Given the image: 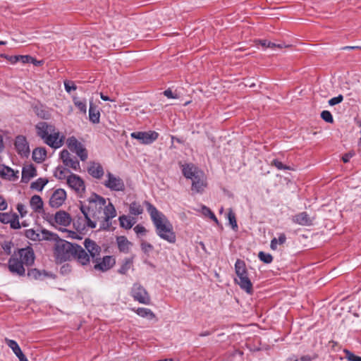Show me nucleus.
<instances>
[{
	"mask_svg": "<svg viewBox=\"0 0 361 361\" xmlns=\"http://www.w3.org/2000/svg\"><path fill=\"white\" fill-rule=\"evenodd\" d=\"M80 211L82 216H79L74 222L75 228L80 231L95 228L97 221L100 222L99 229L109 230L111 220L116 216V210L111 201L97 194H92L81 204Z\"/></svg>",
	"mask_w": 361,
	"mask_h": 361,
	"instance_id": "nucleus-1",
	"label": "nucleus"
},
{
	"mask_svg": "<svg viewBox=\"0 0 361 361\" xmlns=\"http://www.w3.org/2000/svg\"><path fill=\"white\" fill-rule=\"evenodd\" d=\"M145 204L154 225L157 235L169 243H175L176 235L168 218L149 202L145 201Z\"/></svg>",
	"mask_w": 361,
	"mask_h": 361,
	"instance_id": "nucleus-2",
	"label": "nucleus"
},
{
	"mask_svg": "<svg viewBox=\"0 0 361 361\" xmlns=\"http://www.w3.org/2000/svg\"><path fill=\"white\" fill-rule=\"evenodd\" d=\"M54 245V257L59 263L69 261L72 259L76 244L71 243L65 240L56 238Z\"/></svg>",
	"mask_w": 361,
	"mask_h": 361,
	"instance_id": "nucleus-3",
	"label": "nucleus"
},
{
	"mask_svg": "<svg viewBox=\"0 0 361 361\" xmlns=\"http://www.w3.org/2000/svg\"><path fill=\"white\" fill-rule=\"evenodd\" d=\"M235 271L237 275V279L235 281L239 285L241 289L244 290L247 293H252V284L248 278L247 271L244 261L237 259L235 263Z\"/></svg>",
	"mask_w": 361,
	"mask_h": 361,
	"instance_id": "nucleus-4",
	"label": "nucleus"
},
{
	"mask_svg": "<svg viewBox=\"0 0 361 361\" xmlns=\"http://www.w3.org/2000/svg\"><path fill=\"white\" fill-rule=\"evenodd\" d=\"M130 295L135 301L143 305H149L151 303V298L145 289L140 283H135L130 290Z\"/></svg>",
	"mask_w": 361,
	"mask_h": 361,
	"instance_id": "nucleus-5",
	"label": "nucleus"
},
{
	"mask_svg": "<svg viewBox=\"0 0 361 361\" xmlns=\"http://www.w3.org/2000/svg\"><path fill=\"white\" fill-rule=\"evenodd\" d=\"M103 185L111 191L123 192L126 189L123 180L111 172L106 173Z\"/></svg>",
	"mask_w": 361,
	"mask_h": 361,
	"instance_id": "nucleus-6",
	"label": "nucleus"
},
{
	"mask_svg": "<svg viewBox=\"0 0 361 361\" xmlns=\"http://www.w3.org/2000/svg\"><path fill=\"white\" fill-rule=\"evenodd\" d=\"M25 236L35 241L56 240L57 235L47 230L35 231L32 228L25 231Z\"/></svg>",
	"mask_w": 361,
	"mask_h": 361,
	"instance_id": "nucleus-7",
	"label": "nucleus"
},
{
	"mask_svg": "<svg viewBox=\"0 0 361 361\" xmlns=\"http://www.w3.org/2000/svg\"><path fill=\"white\" fill-rule=\"evenodd\" d=\"M66 145L71 151L75 152L80 157L81 161H84L87 159V149L75 137H68Z\"/></svg>",
	"mask_w": 361,
	"mask_h": 361,
	"instance_id": "nucleus-8",
	"label": "nucleus"
},
{
	"mask_svg": "<svg viewBox=\"0 0 361 361\" xmlns=\"http://www.w3.org/2000/svg\"><path fill=\"white\" fill-rule=\"evenodd\" d=\"M130 137L137 140L141 144L149 145L154 142L159 137L158 133L152 130L147 132H133L130 134Z\"/></svg>",
	"mask_w": 361,
	"mask_h": 361,
	"instance_id": "nucleus-9",
	"label": "nucleus"
},
{
	"mask_svg": "<svg viewBox=\"0 0 361 361\" xmlns=\"http://www.w3.org/2000/svg\"><path fill=\"white\" fill-rule=\"evenodd\" d=\"M66 198L67 194L65 190L56 189L50 195L49 204L51 208H59L63 204Z\"/></svg>",
	"mask_w": 361,
	"mask_h": 361,
	"instance_id": "nucleus-10",
	"label": "nucleus"
},
{
	"mask_svg": "<svg viewBox=\"0 0 361 361\" xmlns=\"http://www.w3.org/2000/svg\"><path fill=\"white\" fill-rule=\"evenodd\" d=\"M67 184L77 193L82 194L85 190L83 180L78 175L71 173L67 177Z\"/></svg>",
	"mask_w": 361,
	"mask_h": 361,
	"instance_id": "nucleus-11",
	"label": "nucleus"
},
{
	"mask_svg": "<svg viewBox=\"0 0 361 361\" xmlns=\"http://www.w3.org/2000/svg\"><path fill=\"white\" fill-rule=\"evenodd\" d=\"M16 255L25 266H31L34 263L35 254L30 247L20 249Z\"/></svg>",
	"mask_w": 361,
	"mask_h": 361,
	"instance_id": "nucleus-12",
	"label": "nucleus"
},
{
	"mask_svg": "<svg viewBox=\"0 0 361 361\" xmlns=\"http://www.w3.org/2000/svg\"><path fill=\"white\" fill-rule=\"evenodd\" d=\"M8 269L11 273L19 276H23L25 273L24 264L19 260L16 253L8 260Z\"/></svg>",
	"mask_w": 361,
	"mask_h": 361,
	"instance_id": "nucleus-13",
	"label": "nucleus"
},
{
	"mask_svg": "<svg viewBox=\"0 0 361 361\" xmlns=\"http://www.w3.org/2000/svg\"><path fill=\"white\" fill-rule=\"evenodd\" d=\"M93 262L94 269L106 271L115 264V259L111 256H105L102 259L98 257V259H94Z\"/></svg>",
	"mask_w": 361,
	"mask_h": 361,
	"instance_id": "nucleus-14",
	"label": "nucleus"
},
{
	"mask_svg": "<svg viewBox=\"0 0 361 361\" xmlns=\"http://www.w3.org/2000/svg\"><path fill=\"white\" fill-rule=\"evenodd\" d=\"M63 140L64 136L61 135L55 128L44 142L51 147L58 149L63 145Z\"/></svg>",
	"mask_w": 361,
	"mask_h": 361,
	"instance_id": "nucleus-15",
	"label": "nucleus"
},
{
	"mask_svg": "<svg viewBox=\"0 0 361 361\" xmlns=\"http://www.w3.org/2000/svg\"><path fill=\"white\" fill-rule=\"evenodd\" d=\"M77 262L82 266L87 265L90 262V255L81 246L75 245L73 257Z\"/></svg>",
	"mask_w": 361,
	"mask_h": 361,
	"instance_id": "nucleus-16",
	"label": "nucleus"
},
{
	"mask_svg": "<svg viewBox=\"0 0 361 361\" xmlns=\"http://www.w3.org/2000/svg\"><path fill=\"white\" fill-rule=\"evenodd\" d=\"M84 246L92 257V262L98 259L100 255L101 247L93 240L87 238L84 241Z\"/></svg>",
	"mask_w": 361,
	"mask_h": 361,
	"instance_id": "nucleus-17",
	"label": "nucleus"
},
{
	"mask_svg": "<svg viewBox=\"0 0 361 361\" xmlns=\"http://www.w3.org/2000/svg\"><path fill=\"white\" fill-rule=\"evenodd\" d=\"M53 221L57 225L66 227L71 224L72 219L68 213L60 210L55 214Z\"/></svg>",
	"mask_w": 361,
	"mask_h": 361,
	"instance_id": "nucleus-18",
	"label": "nucleus"
},
{
	"mask_svg": "<svg viewBox=\"0 0 361 361\" xmlns=\"http://www.w3.org/2000/svg\"><path fill=\"white\" fill-rule=\"evenodd\" d=\"M15 147L21 156L27 157L30 153V149L26 139L23 136H18L15 140Z\"/></svg>",
	"mask_w": 361,
	"mask_h": 361,
	"instance_id": "nucleus-19",
	"label": "nucleus"
},
{
	"mask_svg": "<svg viewBox=\"0 0 361 361\" xmlns=\"http://www.w3.org/2000/svg\"><path fill=\"white\" fill-rule=\"evenodd\" d=\"M55 127L46 122H39L36 126L37 135L44 141L46 138L53 132Z\"/></svg>",
	"mask_w": 361,
	"mask_h": 361,
	"instance_id": "nucleus-20",
	"label": "nucleus"
},
{
	"mask_svg": "<svg viewBox=\"0 0 361 361\" xmlns=\"http://www.w3.org/2000/svg\"><path fill=\"white\" fill-rule=\"evenodd\" d=\"M192 190L197 192H202L207 186L206 178L202 171L201 173H198L197 175H196V177L192 179Z\"/></svg>",
	"mask_w": 361,
	"mask_h": 361,
	"instance_id": "nucleus-21",
	"label": "nucleus"
},
{
	"mask_svg": "<svg viewBox=\"0 0 361 361\" xmlns=\"http://www.w3.org/2000/svg\"><path fill=\"white\" fill-rule=\"evenodd\" d=\"M314 220V218L310 216L305 212L297 214L292 217L293 222L301 226H310L312 224Z\"/></svg>",
	"mask_w": 361,
	"mask_h": 361,
	"instance_id": "nucleus-22",
	"label": "nucleus"
},
{
	"mask_svg": "<svg viewBox=\"0 0 361 361\" xmlns=\"http://www.w3.org/2000/svg\"><path fill=\"white\" fill-rule=\"evenodd\" d=\"M87 172L90 176L97 179H101L104 174L102 166L97 162L90 163L87 167Z\"/></svg>",
	"mask_w": 361,
	"mask_h": 361,
	"instance_id": "nucleus-23",
	"label": "nucleus"
},
{
	"mask_svg": "<svg viewBox=\"0 0 361 361\" xmlns=\"http://www.w3.org/2000/svg\"><path fill=\"white\" fill-rule=\"evenodd\" d=\"M37 176V170L32 164L25 165L23 167L21 181L28 183L30 180Z\"/></svg>",
	"mask_w": 361,
	"mask_h": 361,
	"instance_id": "nucleus-24",
	"label": "nucleus"
},
{
	"mask_svg": "<svg viewBox=\"0 0 361 361\" xmlns=\"http://www.w3.org/2000/svg\"><path fill=\"white\" fill-rule=\"evenodd\" d=\"M182 171L183 176L186 178L192 179L196 177L198 173H201L202 171L197 169L196 166H195L192 164H186L182 166Z\"/></svg>",
	"mask_w": 361,
	"mask_h": 361,
	"instance_id": "nucleus-25",
	"label": "nucleus"
},
{
	"mask_svg": "<svg viewBox=\"0 0 361 361\" xmlns=\"http://www.w3.org/2000/svg\"><path fill=\"white\" fill-rule=\"evenodd\" d=\"M116 243L119 251L124 253H128L133 245L132 243L123 235L118 236L116 238Z\"/></svg>",
	"mask_w": 361,
	"mask_h": 361,
	"instance_id": "nucleus-26",
	"label": "nucleus"
},
{
	"mask_svg": "<svg viewBox=\"0 0 361 361\" xmlns=\"http://www.w3.org/2000/svg\"><path fill=\"white\" fill-rule=\"evenodd\" d=\"M30 205L32 209L37 213H42L44 211V202L40 196L33 195L30 200Z\"/></svg>",
	"mask_w": 361,
	"mask_h": 361,
	"instance_id": "nucleus-27",
	"label": "nucleus"
},
{
	"mask_svg": "<svg viewBox=\"0 0 361 361\" xmlns=\"http://www.w3.org/2000/svg\"><path fill=\"white\" fill-rule=\"evenodd\" d=\"M133 312H135L138 316L142 318L147 319L149 320H152L156 318L155 314L148 308L145 307H137L132 309Z\"/></svg>",
	"mask_w": 361,
	"mask_h": 361,
	"instance_id": "nucleus-28",
	"label": "nucleus"
},
{
	"mask_svg": "<svg viewBox=\"0 0 361 361\" xmlns=\"http://www.w3.org/2000/svg\"><path fill=\"white\" fill-rule=\"evenodd\" d=\"M18 172H15L12 169L8 166H2L0 167V176L8 180H15L18 178Z\"/></svg>",
	"mask_w": 361,
	"mask_h": 361,
	"instance_id": "nucleus-29",
	"label": "nucleus"
},
{
	"mask_svg": "<svg viewBox=\"0 0 361 361\" xmlns=\"http://www.w3.org/2000/svg\"><path fill=\"white\" fill-rule=\"evenodd\" d=\"M47 157V151L43 147L36 148L32 152V159L37 163L42 162Z\"/></svg>",
	"mask_w": 361,
	"mask_h": 361,
	"instance_id": "nucleus-30",
	"label": "nucleus"
},
{
	"mask_svg": "<svg viewBox=\"0 0 361 361\" xmlns=\"http://www.w3.org/2000/svg\"><path fill=\"white\" fill-rule=\"evenodd\" d=\"M89 118L93 123H99L100 120V112L97 106H94L92 103L89 109Z\"/></svg>",
	"mask_w": 361,
	"mask_h": 361,
	"instance_id": "nucleus-31",
	"label": "nucleus"
},
{
	"mask_svg": "<svg viewBox=\"0 0 361 361\" xmlns=\"http://www.w3.org/2000/svg\"><path fill=\"white\" fill-rule=\"evenodd\" d=\"M118 220L121 227L125 229L131 228L134 224L135 223L134 219L126 215L120 216Z\"/></svg>",
	"mask_w": 361,
	"mask_h": 361,
	"instance_id": "nucleus-32",
	"label": "nucleus"
},
{
	"mask_svg": "<svg viewBox=\"0 0 361 361\" xmlns=\"http://www.w3.org/2000/svg\"><path fill=\"white\" fill-rule=\"evenodd\" d=\"M129 212L132 215L138 216L143 212V207L138 202H133L129 205Z\"/></svg>",
	"mask_w": 361,
	"mask_h": 361,
	"instance_id": "nucleus-33",
	"label": "nucleus"
},
{
	"mask_svg": "<svg viewBox=\"0 0 361 361\" xmlns=\"http://www.w3.org/2000/svg\"><path fill=\"white\" fill-rule=\"evenodd\" d=\"M47 183L48 180L47 178H39L31 183L30 188L32 190L42 191Z\"/></svg>",
	"mask_w": 361,
	"mask_h": 361,
	"instance_id": "nucleus-34",
	"label": "nucleus"
},
{
	"mask_svg": "<svg viewBox=\"0 0 361 361\" xmlns=\"http://www.w3.org/2000/svg\"><path fill=\"white\" fill-rule=\"evenodd\" d=\"M133 266V259L126 258L118 269V273L121 274H126L130 269Z\"/></svg>",
	"mask_w": 361,
	"mask_h": 361,
	"instance_id": "nucleus-35",
	"label": "nucleus"
},
{
	"mask_svg": "<svg viewBox=\"0 0 361 361\" xmlns=\"http://www.w3.org/2000/svg\"><path fill=\"white\" fill-rule=\"evenodd\" d=\"M68 170L66 168L59 166L54 171V176L59 180H67V177L69 176L68 175Z\"/></svg>",
	"mask_w": 361,
	"mask_h": 361,
	"instance_id": "nucleus-36",
	"label": "nucleus"
},
{
	"mask_svg": "<svg viewBox=\"0 0 361 361\" xmlns=\"http://www.w3.org/2000/svg\"><path fill=\"white\" fill-rule=\"evenodd\" d=\"M286 237L285 234H283V233L280 234V235L279 236L278 238H274V239L271 240V244H270L271 248L273 250H276L277 249V245L279 244V245L283 244L286 242Z\"/></svg>",
	"mask_w": 361,
	"mask_h": 361,
	"instance_id": "nucleus-37",
	"label": "nucleus"
},
{
	"mask_svg": "<svg viewBox=\"0 0 361 361\" xmlns=\"http://www.w3.org/2000/svg\"><path fill=\"white\" fill-rule=\"evenodd\" d=\"M65 166L73 169L75 171H79L80 169V163L78 160L75 157L70 158L66 164Z\"/></svg>",
	"mask_w": 361,
	"mask_h": 361,
	"instance_id": "nucleus-38",
	"label": "nucleus"
},
{
	"mask_svg": "<svg viewBox=\"0 0 361 361\" xmlns=\"http://www.w3.org/2000/svg\"><path fill=\"white\" fill-rule=\"evenodd\" d=\"M74 104L80 110V112L85 114L87 111V104L85 100H80L78 98L73 99Z\"/></svg>",
	"mask_w": 361,
	"mask_h": 361,
	"instance_id": "nucleus-39",
	"label": "nucleus"
},
{
	"mask_svg": "<svg viewBox=\"0 0 361 361\" xmlns=\"http://www.w3.org/2000/svg\"><path fill=\"white\" fill-rule=\"evenodd\" d=\"M16 213L0 212V222L4 224H9Z\"/></svg>",
	"mask_w": 361,
	"mask_h": 361,
	"instance_id": "nucleus-40",
	"label": "nucleus"
},
{
	"mask_svg": "<svg viewBox=\"0 0 361 361\" xmlns=\"http://www.w3.org/2000/svg\"><path fill=\"white\" fill-rule=\"evenodd\" d=\"M228 220L229 221L230 225L231 226L233 230H236L238 228V224L235 219V214L232 210V209H229L228 212Z\"/></svg>",
	"mask_w": 361,
	"mask_h": 361,
	"instance_id": "nucleus-41",
	"label": "nucleus"
},
{
	"mask_svg": "<svg viewBox=\"0 0 361 361\" xmlns=\"http://www.w3.org/2000/svg\"><path fill=\"white\" fill-rule=\"evenodd\" d=\"M259 259L266 264H269L273 261V257L269 253L259 252L258 254Z\"/></svg>",
	"mask_w": 361,
	"mask_h": 361,
	"instance_id": "nucleus-42",
	"label": "nucleus"
},
{
	"mask_svg": "<svg viewBox=\"0 0 361 361\" xmlns=\"http://www.w3.org/2000/svg\"><path fill=\"white\" fill-rule=\"evenodd\" d=\"M343 353L345 355V358L348 361H361V357L357 356L350 352L349 350L344 349Z\"/></svg>",
	"mask_w": 361,
	"mask_h": 361,
	"instance_id": "nucleus-43",
	"label": "nucleus"
},
{
	"mask_svg": "<svg viewBox=\"0 0 361 361\" xmlns=\"http://www.w3.org/2000/svg\"><path fill=\"white\" fill-rule=\"evenodd\" d=\"M202 212L204 215L208 216L211 219L214 221L216 223H218V220L214 215V214L210 210L209 208H208L206 206H202Z\"/></svg>",
	"mask_w": 361,
	"mask_h": 361,
	"instance_id": "nucleus-44",
	"label": "nucleus"
},
{
	"mask_svg": "<svg viewBox=\"0 0 361 361\" xmlns=\"http://www.w3.org/2000/svg\"><path fill=\"white\" fill-rule=\"evenodd\" d=\"M32 61V57L28 55H18V57L14 58V62L21 61L23 63H28Z\"/></svg>",
	"mask_w": 361,
	"mask_h": 361,
	"instance_id": "nucleus-45",
	"label": "nucleus"
},
{
	"mask_svg": "<svg viewBox=\"0 0 361 361\" xmlns=\"http://www.w3.org/2000/svg\"><path fill=\"white\" fill-rule=\"evenodd\" d=\"M5 342L7 344V345L13 350V353H15L16 350L20 348L17 342L14 340L6 338Z\"/></svg>",
	"mask_w": 361,
	"mask_h": 361,
	"instance_id": "nucleus-46",
	"label": "nucleus"
},
{
	"mask_svg": "<svg viewBox=\"0 0 361 361\" xmlns=\"http://www.w3.org/2000/svg\"><path fill=\"white\" fill-rule=\"evenodd\" d=\"M321 117L327 123H333L334 121V118H333V116L331 114L330 111H323L322 113H321Z\"/></svg>",
	"mask_w": 361,
	"mask_h": 361,
	"instance_id": "nucleus-47",
	"label": "nucleus"
},
{
	"mask_svg": "<svg viewBox=\"0 0 361 361\" xmlns=\"http://www.w3.org/2000/svg\"><path fill=\"white\" fill-rule=\"evenodd\" d=\"M10 226L11 228L18 229L20 228L18 216L17 214H15L13 218L11 219V222H9Z\"/></svg>",
	"mask_w": 361,
	"mask_h": 361,
	"instance_id": "nucleus-48",
	"label": "nucleus"
},
{
	"mask_svg": "<svg viewBox=\"0 0 361 361\" xmlns=\"http://www.w3.org/2000/svg\"><path fill=\"white\" fill-rule=\"evenodd\" d=\"M271 165L276 167L279 170H290L289 166L283 164V163L278 159H274L271 162Z\"/></svg>",
	"mask_w": 361,
	"mask_h": 361,
	"instance_id": "nucleus-49",
	"label": "nucleus"
},
{
	"mask_svg": "<svg viewBox=\"0 0 361 361\" xmlns=\"http://www.w3.org/2000/svg\"><path fill=\"white\" fill-rule=\"evenodd\" d=\"M64 87L67 92L70 93L71 91L77 89L76 85L73 81L66 80L64 81Z\"/></svg>",
	"mask_w": 361,
	"mask_h": 361,
	"instance_id": "nucleus-50",
	"label": "nucleus"
},
{
	"mask_svg": "<svg viewBox=\"0 0 361 361\" xmlns=\"http://www.w3.org/2000/svg\"><path fill=\"white\" fill-rule=\"evenodd\" d=\"M12 247L13 243L10 241H4L1 245V247L6 255H10L11 253Z\"/></svg>",
	"mask_w": 361,
	"mask_h": 361,
	"instance_id": "nucleus-51",
	"label": "nucleus"
},
{
	"mask_svg": "<svg viewBox=\"0 0 361 361\" xmlns=\"http://www.w3.org/2000/svg\"><path fill=\"white\" fill-rule=\"evenodd\" d=\"M343 100V97L341 94H339L337 97H333L329 100L328 103L330 106H334L341 103Z\"/></svg>",
	"mask_w": 361,
	"mask_h": 361,
	"instance_id": "nucleus-52",
	"label": "nucleus"
},
{
	"mask_svg": "<svg viewBox=\"0 0 361 361\" xmlns=\"http://www.w3.org/2000/svg\"><path fill=\"white\" fill-rule=\"evenodd\" d=\"M60 157L63 164H66L67 161L72 157L69 152L66 149H63L61 152Z\"/></svg>",
	"mask_w": 361,
	"mask_h": 361,
	"instance_id": "nucleus-53",
	"label": "nucleus"
},
{
	"mask_svg": "<svg viewBox=\"0 0 361 361\" xmlns=\"http://www.w3.org/2000/svg\"><path fill=\"white\" fill-rule=\"evenodd\" d=\"M27 275L31 279H39L41 276V273L37 269H32L28 271Z\"/></svg>",
	"mask_w": 361,
	"mask_h": 361,
	"instance_id": "nucleus-54",
	"label": "nucleus"
},
{
	"mask_svg": "<svg viewBox=\"0 0 361 361\" xmlns=\"http://www.w3.org/2000/svg\"><path fill=\"white\" fill-rule=\"evenodd\" d=\"M133 230L137 235H145L146 233L145 228L143 226L140 225V224L136 225L134 227Z\"/></svg>",
	"mask_w": 361,
	"mask_h": 361,
	"instance_id": "nucleus-55",
	"label": "nucleus"
},
{
	"mask_svg": "<svg viewBox=\"0 0 361 361\" xmlns=\"http://www.w3.org/2000/svg\"><path fill=\"white\" fill-rule=\"evenodd\" d=\"M255 44H256L255 45H271V46L279 45V44H276L274 42H271L267 39H262V40L259 39L258 41H256Z\"/></svg>",
	"mask_w": 361,
	"mask_h": 361,
	"instance_id": "nucleus-56",
	"label": "nucleus"
},
{
	"mask_svg": "<svg viewBox=\"0 0 361 361\" xmlns=\"http://www.w3.org/2000/svg\"><path fill=\"white\" fill-rule=\"evenodd\" d=\"M16 209L18 211V212L20 213L21 217L25 216V214H27L26 207L23 204H18Z\"/></svg>",
	"mask_w": 361,
	"mask_h": 361,
	"instance_id": "nucleus-57",
	"label": "nucleus"
},
{
	"mask_svg": "<svg viewBox=\"0 0 361 361\" xmlns=\"http://www.w3.org/2000/svg\"><path fill=\"white\" fill-rule=\"evenodd\" d=\"M16 357L19 359L20 361H28L25 355L22 352L21 349L19 348L18 350H16L15 353H13Z\"/></svg>",
	"mask_w": 361,
	"mask_h": 361,
	"instance_id": "nucleus-58",
	"label": "nucleus"
},
{
	"mask_svg": "<svg viewBox=\"0 0 361 361\" xmlns=\"http://www.w3.org/2000/svg\"><path fill=\"white\" fill-rule=\"evenodd\" d=\"M8 208V203L4 197L0 195V211H4Z\"/></svg>",
	"mask_w": 361,
	"mask_h": 361,
	"instance_id": "nucleus-59",
	"label": "nucleus"
},
{
	"mask_svg": "<svg viewBox=\"0 0 361 361\" xmlns=\"http://www.w3.org/2000/svg\"><path fill=\"white\" fill-rule=\"evenodd\" d=\"M164 96H166L167 98L169 99H176L178 98V95L176 94H174L171 90L167 89L164 92Z\"/></svg>",
	"mask_w": 361,
	"mask_h": 361,
	"instance_id": "nucleus-60",
	"label": "nucleus"
},
{
	"mask_svg": "<svg viewBox=\"0 0 361 361\" xmlns=\"http://www.w3.org/2000/svg\"><path fill=\"white\" fill-rule=\"evenodd\" d=\"M60 230H61L62 232H66L68 233V235H66L68 238H75L76 236H77V233L74 231H68L66 228H60Z\"/></svg>",
	"mask_w": 361,
	"mask_h": 361,
	"instance_id": "nucleus-61",
	"label": "nucleus"
},
{
	"mask_svg": "<svg viewBox=\"0 0 361 361\" xmlns=\"http://www.w3.org/2000/svg\"><path fill=\"white\" fill-rule=\"evenodd\" d=\"M354 152H348L347 154H345L342 157V160L343 161V162L347 163L350 161V158H352L354 156Z\"/></svg>",
	"mask_w": 361,
	"mask_h": 361,
	"instance_id": "nucleus-62",
	"label": "nucleus"
},
{
	"mask_svg": "<svg viewBox=\"0 0 361 361\" xmlns=\"http://www.w3.org/2000/svg\"><path fill=\"white\" fill-rule=\"evenodd\" d=\"M142 245V249H144L145 251L151 250L152 249V245L149 243H144Z\"/></svg>",
	"mask_w": 361,
	"mask_h": 361,
	"instance_id": "nucleus-63",
	"label": "nucleus"
},
{
	"mask_svg": "<svg viewBox=\"0 0 361 361\" xmlns=\"http://www.w3.org/2000/svg\"><path fill=\"white\" fill-rule=\"evenodd\" d=\"M32 63H33L35 66H39L42 64V61H37L36 59L32 58V61H31Z\"/></svg>",
	"mask_w": 361,
	"mask_h": 361,
	"instance_id": "nucleus-64",
	"label": "nucleus"
}]
</instances>
